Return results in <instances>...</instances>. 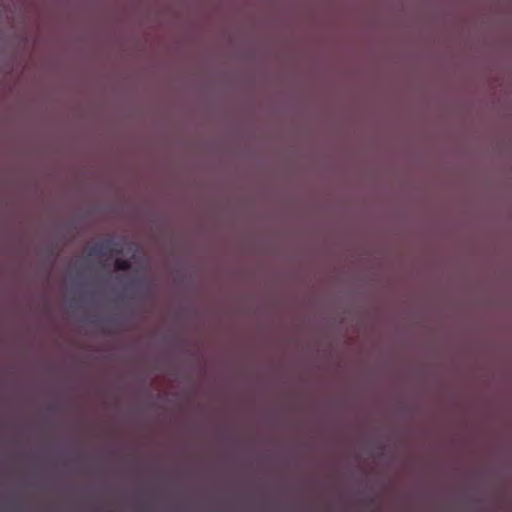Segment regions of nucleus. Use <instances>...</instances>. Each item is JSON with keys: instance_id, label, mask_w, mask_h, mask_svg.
Returning <instances> with one entry per match:
<instances>
[{"instance_id": "f03ea898", "label": "nucleus", "mask_w": 512, "mask_h": 512, "mask_svg": "<svg viewBox=\"0 0 512 512\" xmlns=\"http://www.w3.org/2000/svg\"><path fill=\"white\" fill-rule=\"evenodd\" d=\"M114 268L117 271H127L131 268V262L127 259L117 258L114 261Z\"/></svg>"}, {"instance_id": "f257e3e1", "label": "nucleus", "mask_w": 512, "mask_h": 512, "mask_svg": "<svg viewBox=\"0 0 512 512\" xmlns=\"http://www.w3.org/2000/svg\"><path fill=\"white\" fill-rule=\"evenodd\" d=\"M112 251L113 249L111 242H103L93 247V249L91 250V254L98 256H107L111 254Z\"/></svg>"}]
</instances>
